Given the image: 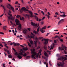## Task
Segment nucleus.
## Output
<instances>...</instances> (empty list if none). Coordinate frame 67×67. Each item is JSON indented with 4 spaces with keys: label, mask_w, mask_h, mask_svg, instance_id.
<instances>
[{
    "label": "nucleus",
    "mask_w": 67,
    "mask_h": 67,
    "mask_svg": "<svg viewBox=\"0 0 67 67\" xmlns=\"http://www.w3.org/2000/svg\"><path fill=\"white\" fill-rule=\"evenodd\" d=\"M20 17V16L19 15H17L16 16V18H19Z\"/></svg>",
    "instance_id": "obj_30"
},
{
    "label": "nucleus",
    "mask_w": 67,
    "mask_h": 67,
    "mask_svg": "<svg viewBox=\"0 0 67 67\" xmlns=\"http://www.w3.org/2000/svg\"><path fill=\"white\" fill-rule=\"evenodd\" d=\"M59 50H61V51L62 50V48H61L60 47H59Z\"/></svg>",
    "instance_id": "obj_42"
},
{
    "label": "nucleus",
    "mask_w": 67,
    "mask_h": 67,
    "mask_svg": "<svg viewBox=\"0 0 67 67\" xmlns=\"http://www.w3.org/2000/svg\"><path fill=\"white\" fill-rule=\"evenodd\" d=\"M1 7H2L3 8L4 10H5V7L4 6H3V5H2V4L1 5Z\"/></svg>",
    "instance_id": "obj_23"
},
{
    "label": "nucleus",
    "mask_w": 67,
    "mask_h": 67,
    "mask_svg": "<svg viewBox=\"0 0 67 67\" xmlns=\"http://www.w3.org/2000/svg\"><path fill=\"white\" fill-rule=\"evenodd\" d=\"M44 55L46 57H48V54H47V53H46V52H45L44 53Z\"/></svg>",
    "instance_id": "obj_17"
},
{
    "label": "nucleus",
    "mask_w": 67,
    "mask_h": 67,
    "mask_svg": "<svg viewBox=\"0 0 67 67\" xmlns=\"http://www.w3.org/2000/svg\"><path fill=\"white\" fill-rule=\"evenodd\" d=\"M61 21L60 20V21H59L58 24V25H59V24H60V23H61Z\"/></svg>",
    "instance_id": "obj_37"
},
{
    "label": "nucleus",
    "mask_w": 67,
    "mask_h": 67,
    "mask_svg": "<svg viewBox=\"0 0 67 67\" xmlns=\"http://www.w3.org/2000/svg\"><path fill=\"white\" fill-rule=\"evenodd\" d=\"M8 14L9 15H10V16H8V21H10V19H11V17H12V15L9 13H8Z\"/></svg>",
    "instance_id": "obj_11"
},
{
    "label": "nucleus",
    "mask_w": 67,
    "mask_h": 67,
    "mask_svg": "<svg viewBox=\"0 0 67 67\" xmlns=\"http://www.w3.org/2000/svg\"><path fill=\"white\" fill-rule=\"evenodd\" d=\"M66 48H67V47H64V49H65V51H66L67 49H66Z\"/></svg>",
    "instance_id": "obj_59"
},
{
    "label": "nucleus",
    "mask_w": 67,
    "mask_h": 67,
    "mask_svg": "<svg viewBox=\"0 0 67 67\" xmlns=\"http://www.w3.org/2000/svg\"><path fill=\"white\" fill-rule=\"evenodd\" d=\"M20 56L23 55V56H24V57H26V56H27V54L26 53H25L24 54H23V53H20Z\"/></svg>",
    "instance_id": "obj_14"
},
{
    "label": "nucleus",
    "mask_w": 67,
    "mask_h": 67,
    "mask_svg": "<svg viewBox=\"0 0 67 67\" xmlns=\"http://www.w3.org/2000/svg\"><path fill=\"white\" fill-rule=\"evenodd\" d=\"M0 34H3H3H4V33L1 32H0Z\"/></svg>",
    "instance_id": "obj_55"
},
{
    "label": "nucleus",
    "mask_w": 67,
    "mask_h": 67,
    "mask_svg": "<svg viewBox=\"0 0 67 67\" xmlns=\"http://www.w3.org/2000/svg\"><path fill=\"white\" fill-rule=\"evenodd\" d=\"M62 60L64 59V60H67V58L66 57H62Z\"/></svg>",
    "instance_id": "obj_19"
},
{
    "label": "nucleus",
    "mask_w": 67,
    "mask_h": 67,
    "mask_svg": "<svg viewBox=\"0 0 67 67\" xmlns=\"http://www.w3.org/2000/svg\"><path fill=\"white\" fill-rule=\"evenodd\" d=\"M42 38H44L43 37H38L39 40H41V39H42Z\"/></svg>",
    "instance_id": "obj_29"
},
{
    "label": "nucleus",
    "mask_w": 67,
    "mask_h": 67,
    "mask_svg": "<svg viewBox=\"0 0 67 67\" xmlns=\"http://www.w3.org/2000/svg\"><path fill=\"white\" fill-rule=\"evenodd\" d=\"M47 16L48 19H49V18H50V16H49V15H47Z\"/></svg>",
    "instance_id": "obj_49"
},
{
    "label": "nucleus",
    "mask_w": 67,
    "mask_h": 67,
    "mask_svg": "<svg viewBox=\"0 0 67 67\" xmlns=\"http://www.w3.org/2000/svg\"><path fill=\"white\" fill-rule=\"evenodd\" d=\"M39 29H40V27H38L37 29V31H35V30H34L33 31V32L35 34H37L38 32H39Z\"/></svg>",
    "instance_id": "obj_13"
},
{
    "label": "nucleus",
    "mask_w": 67,
    "mask_h": 67,
    "mask_svg": "<svg viewBox=\"0 0 67 67\" xmlns=\"http://www.w3.org/2000/svg\"><path fill=\"white\" fill-rule=\"evenodd\" d=\"M45 18V17H43L42 18V20H44Z\"/></svg>",
    "instance_id": "obj_56"
},
{
    "label": "nucleus",
    "mask_w": 67,
    "mask_h": 67,
    "mask_svg": "<svg viewBox=\"0 0 67 67\" xmlns=\"http://www.w3.org/2000/svg\"><path fill=\"white\" fill-rule=\"evenodd\" d=\"M13 44V43L12 42H11L10 43V45H12Z\"/></svg>",
    "instance_id": "obj_51"
},
{
    "label": "nucleus",
    "mask_w": 67,
    "mask_h": 67,
    "mask_svg": "<svg viewBox=\"0 0 67 67\" xmlns=\"http://www.w3.org/2000/svg\"><path fill=\"white\" fill-rule=\"evenodd\" d=\"M20 53H21V52L19 53L18 54L17 52H16L15 53V55L18 56L17 57L19 58V59H22V57L20 55L21 54Z\"/></svg>",
    "instance_id": "obj_4"
},
{
    "label": "nucleus",
    "mask_w": 67,
    "mask_h": 67,
    "mask_svg": "<svg viewBox=\"0 0 67 67\" xmlns=\"http://www.w3.org/2000/svg\"><path fill=\"white\" fill-rule=\"evenodd\" d=\"M57 37H58V38H59V37L57 35L55 36V37H54V38H57Z\"/></svg>",
    "instance_id": "obj_35"
},
{
    "label": "nucleus",
    "mask_w": 67,
    "mask_h": 67,
    "mask_svg": "<svg viewBox=\"0 0 67 67\" xmlns=\"http://www.w3.org/2000/svg\"><path fill=\"white\" fill-rule=\"evenodd\" d=\"M7 27L6 26H4L3 27V29L4 30H6V29H5V27Z\"/></svg>",
    "instance_id": "obj_27"
},
{
    "label": "nucleus",
    "mask_w": 67,
    "mask_h": 67,
    "mask_svg": "<svg viewBox=\"0 0 67 67\" xmlns=\"http://www.w3.org/2000/svg\"><path fill=\"white\" fill-rule=\"evenodd\" d=\"M44 48L45 49H47V47L45 45L44 46Z\"/></svg>",
    "instance_id": "obj_24"
},
{
    "label": "nucleus",
    "mask_w": 67,
    "mask_h": 67,
    "mask_svg": "<svg viewBox=\"0 0 67 67\" xmlns=\"http://www.w3.org/2000/svg\"><path fill=\"white\" fill-rule=\"evenodd\" d=\"M15 23L17 25H19L18 26V29L19 30H21V24H20L19 21L18 19H16Z\"/></svg>",
    "instance_id": "obj_3"
},
{
    "label": "nucleus",
    "mask_w": 67,
    "mask_h": 67,
    "mask_svg": "<svg viewBox=\"0 0 67 67\" xmlns=\"http://www.w3.org/2000/svg\"><path fill=\"white\" fill-rule=\"evenodd\" d=\"M31 34L33 36H30L29 35H28L27 37L28 38H34V37L35 36V35L32 32H31Z\"/></svg>",
    "instance_id": "obj_10"
},
{
    "label": "nucleus",
    "mask_w": 67,
    "mask_h": 67,
    "mask_svg": "<svg viewBox=\"0 0 67 67\" xmlns=\"http://www.w3.org/2000/svg\"><path fill=\"white\" fill-rule=\"evenodd\" d=\"M50 34V32H49L46 35V36H48Z\"/></svg>",
    "instance_id": "obj_53"
},
{
    "label": "nucleus",
    "mask_w": 67,
    "mask_h": 67,
    "mask_svg": "<svg viewBox=\"0 0 67 67\" xmlns=\"http://www.w3.org/2000/svg\"><path fill=\"white\" fill-rule=\"evenodd\" d=\"M12 31L13 33H14V30H13Z\"/></svg>",
    "instance_id": "obj_63"
},
{
    "label": "nucleus",
    "mask_w": 67,
    "mask_h": 67,
    "mask_svg": "<svg viewBox=\"0 0 67 67\" xmlns=\"http://www.w3.org/2000/svg\"><path fill=\"white\" fill-rule=\"evenodd\" d=\"M8 5L10 7L11 9L12 10V11L14 12H15V11H14V8L10 4H8Z\"/></svg>",
    "instance_id": "obj_12"
},
{
    "label": "nucleus",
    "mask_w": 67,
    "mask_h": 67,
    "mask_svg": "<svg viewBox=\"0 0 67 67\" xmlns=\"http://www.w3.org/2000/svg\"><path fill=\"white\" fill-rule=\"evenodd\" d=\"M46 29V26H45L44 27H43L42 29H41V31L42 33H44L45 32V30H44V29Z\"/></svg>",
    "instance_id": "obj_8"
},
{
    "label": "nucleus",
    "mask_w": 67,
    "mask_h": 67,
    "mask_svg": "<svg viewBox=\"0 0 67 67\" xmlns=\"http://www.w3.org/2000/svg\"><path fill=\"white\" fill-rule=\"evenodd\" d=\"M7 8H8V9H10V7L8 6V5H7Z\"/></svg>",
    "instance_id": "obj_45"
},
{
    "label": "nucleus",
    "mask_w": 67,
    "mask_h": 67,
    "mask_svg": "<svg viewBox=\"0 0 67 67\" xmlns=\"http://www.w3.org/2000/svg\"><path fill=\"white\" fill-rule=\"evenodd\" d=\"M45 41V42H44V44L45 45H46L47 44H48V41H49V39H42L41 41Z\"/></svg>",
    "instance_id": "obj_5"
},
{
    "label": "nucleus",
    "mask_w": 67,
    "mask_h": 67,
    "mask_svg": "<svg viewBox=\"0 0 67 67\" xmlns=\"http://www.w3.org/2000/svg\"><path fill=\"white\" fill-rule=\"evenodd\" d=\"M5 64H4V63L3 64V67H6L5 66Z\"/></svg>",
    "instance_id": "obj_54"
},
{
    "label": "nucleus",
    "mask_w": 67,
    "mask_h": 67,
    "mask_svg": "<svg viewBox=\"0 0 67 67\" xmlns=\"http://www.w3.org/2000/svg\"><path fill=\"white\" fill-rule=\"evenodd\" d=\"M22 19L23 21H24V18L23 17H22Z\"/></svg>",
    "instance_id": "obj_58"
},
{
    "label": "nucleus",
    "mask_w": 67,
    "mask_h": 67,
    "mask_svg": "<svg viewBox=\"0 0 67 67\" xmlns=\"http://www.w3.org/2000/svg\"><path fill=\"white\" fill-rule=\"evenodd\" d=\"M30 42L31 44H33V41H30Z\"/></svg>",
    "instance_id": "obj_33"
},
{
    "label": "nucleus",
    "mask_w": 67,
    "mask_h": 67,
    "mask_svg": "<svg viewBox=\"0 0 67 67\" xmlns=\"http://www.w3.org/2000/svg\"><path fill=\"white\" fill-rule=\"evenodd\" d=\"M31 24L32 25H33V26H37V27H38V26H39V25H40V24L39 23H38L37 25V24H35L34 23H33V22L32 21L31 23Z\"/></svg>",
    "instance_id": "obj_9"
},
{
    "label": "nucleus",
    "mask_w": 67,
    "mask_h": 67,
    "mask_svg": "<svg viewBox=\"0 0 67 67\" xmlns=\"http://www.w3.org/2000/svg\"><path fill=\"white\" fill-rule=\"evenodd\" d=\"M41 24L42 25H43V24H44V22H41Z\"/></svg>",
    "instance_id": "obj_52"
},
{
    "label": "nucleus",
    "mask_w": 67,
    "mask_h": 67,
    "mask_svg": "<svg viewBox=\"0 0 67 67\" xmlns=\"http://www.w3.org/2000/svg\"><path fill=\"white\" fill-rule=\"evenodd\" d=\"M60 20H61V22H64V21H65V19H62Z\"/></svg>",
    "instance_id": "obj_28"
},
{
    "label": "nucleus",
    "mask_w": 67,
    "mask_h": 67,
    "mask_svg": "<svg viewBox=\"0 0 67 67\" xmlns=\"http://www.w3.org/2000/svg\"><path fill=\"white\" fill-rule=\"evenodd\" d=\"M7 44L5 43H4V46H5V47H6V48H7V49H8V48H9V47H8L7 46Z\"/></svg>",
    "instance_id": "obj_21"
},
{
    "label": "nucleus",
    "mask_w": 67,
    "mask_h": 67,
    "mask_svg": "<svg viewBox=\"0 0 67 67\" xmlns=\"http://www.w3.org/2000/svg\"><path fill=\"white\" fill-rule=\"evenodd\" d=\"M64 53H65V54H66V55L67 54V52H66V51H65L64 50Z\"/></svg>",
    "instance_id": "obj_50"
},
{
    "label": "nucleus",
    "mask_w": 67,
    "mask_h": 67,
    "mask_svg": "<svg viewBox=\"0 0 67 67\" xmlns=\"http://www.w3.org/2000/svg\"><path fill=\"white\" fill-rule=\"evenodd\" d=\"M23 50H24L25 51H27V50L28 49H27V48H25H25H23Z\"/></svg>",
    "instance_id": "obj_25"
},
{
    "label": "nucleus",
    "mask_w": 67,
    "mask_h": 67,
    "mask_svg": "<svg viewBox=\"0 0 67 67\" xmlns=\"http://www.w3.org/2000/svg\"><path fill=\"white\" fill-rule=\"evenodd\" d=\"M41 52L42 49H40V50H39V52L38 53V54H37L36 53V52L34 51H32L31 54L32 55H31V57L32 58H34V59H36V58H35V57L38 58V54H41Z\"/></svg>",
    "instance_id": "obj_2"
},
{
    "label": "nucleus",
    "mask_w": 67,
    "mask_h": 67,
    "mask_svg": "<svg viewBox=\"0 0 67 67\" xmlns=\"http://www.w3.org/2000/svg\"><path fill=\"white\" fill-rule=\"evenodd\" d=\"M54 43H57V41H56V40H54Z\"/></svg>",
    "instance_id": "obj_41"
},
{
    "label": "nucleus",
    "mask_w": 67,
    "mask_h": 67,
    "mask_svg": "<svg viewBox=\"0 0 67 67\" xmlns=\"http://www.w3.org/2000/svg\"><path fill=\"white\" fill-rule=\"evenodd\" d=\"M4 51L5 52H7L8 54H10V52H9V51L7 49L5 48H4Z\"/></svg>",
    "instance_id": "obj_15"
},
{
    "label": "nucleus",
    "mask_w": 67,
    "mask_h": 67,
    "mask_svg": "<svg viewBox=\"0 0 67 67\" xmlns=\"http://www.w3.org/2000/svg\"><path fill=\"white\" fill-rule=\"evenodd\" d=\"M21 10L23 11H27L28 12H26V13H29L30 14H31V16H30V15L28 14H26V16H27L28 19H30V18H32L33 16V13L32 12L29 10L28 9H26V8L25 7H22Z\"/></svg>",
    "instance_id": "obj_1"
},
{
    "label": "nucleus",
    "mask_w": 67,
    "mask_h": 67,
    "mask_svg": "<svg viewBox=\"0 0 67 67\" xmlns=\"http://www.w3.org/2000/svg\"><path fill=\"white\" fill-rule=\"evenodd\" d=\"M4 14V13H3V14L2 15H1L0 16V17H2V16H3V15Z\"/></svg>",
    "instance_id": "obj_60"
},
{
    "label": "nucleus",
    "mask_w": 67,
    "mask_h": 67,
    "mask_svg": "<svg viewBox=\"0 0 67 67\" xmlns=\"http://www.w3.org/2000/svg\"><path fill=\"white\" fill-rule=\"evenodd\" d=\"M57 56H58V57H60V55H59V54H57Z\"/></svg>",
    "instance_id": "obj_48"
},
{
    "label": "nucleus",
    "mask_w": 67,
    "mask_h": 67,
    "mask_svg": "<svg viewBox=\"0 0 67 67\" xmlns=\"http://www.w3.org/2000/svg\"><path fill=\"white\" fill-rule=\"evenodd\" d=\"M47 52H48V53H49V55H51V51L47 50Z\"/></svg>",
    "instance_id": "obj_32"
},
{
    "label": "nucleus",
    "mask_w": 67,
    "mask_h": 67,
    "mask_svg": "<svg viewBox=\"0 0 67 67\" xmlns=\"http://www.w3.org/2000/svg\"><path fill=\"white\" fill-rule=\"evenodd\" d=\"M35 16L36 19L37 21H38L39 19L38 18V17H37V16H36V15H35Z\"/></svg>",
    "instance_id": "obj_20"
},
{
    "label": "nucleus",
    "mask_w": 67,
    "mask_h": 67,
    "mask_svg": "<svg viewBox=\"0 0 67 67\" xmlns=\"http://www.w3.org/2000/svg\"><path fill=\"white\" fill-rule=\"evenodd\" d=\"M8 57L9 58H12V55L11 54L9 55H8Z\"/></svg>",
    "instance_id": "obj_22"
},
{
    "label": "nucleus",
    "mask_w": 67,
    "mask_h": 67,
    "mask_svg": "<svg viewBox=\"0 0 67 67\" xmlns=\"http://www.w3.org/2000/svg\"><path fill=\"white\" fill-rule=\"evenodd\" d=\"M16 45H18V46H19L20 44L19 43H16Z\"/></svg>",
    "instance_id": "obj_61"
},
{
    "label": "nucleus",
    "mask_w": 67,
    "mask_h": 67,
    "mask_svg": "<svg viewBox=\"0 0 67 67\" xmlns=\"http://www.w3.org/2000/svg\"><path fill=\"white\" fill-rule=\"evenodd\" d=\"M52 49H53V46H51V48L50 49V50H51Z\"/></svg>",
    "instance_id": "obj_38"
},
{
    "label": "nucleus",
    "mask_w": 67,
    "mask_h": 67,
    "mask_svg": "<svg viewBox=\"0 0 67 67\" xmlns=\"http://www.w3.org/2000/svg\"><path fill=\"white\" fill-rule=\"evenodd\" d=\"M23 33L25 34V35H26V31H27V30H23Z\"/></svg>",
    "instance_id": "obj_18"
},
{
    "label": "nucleus",
    "mask_w": 67,
    "mask_h": 67,
    "mask_svg": "<svg viewBox=\"0 0 67 67\" xmlns=\"http://www.w3.org/2000/svg\"><path fill=\"white\" fill-rule=\"evenodd\" d=\"M62 63L61 62H59V63H58V66H62V67L63 66V65H64L65 63H63V61L62 62Z\"/></svg>",
    "instance_id": "obj_7"
},
{
    "label": "nucleus",
    "mask_w": 67,
    "mask_h": 67,
    "mask_svg": "<svg viewBox=\"0 0 67 67\" xmlns=\"http://www.w3.org/2000/svg\"><path fill=\"white\" fill-rule=\"evenodd\" d=\"M0 46H1V47H3V46L2 45V44L0 42Z\"/></svg>",
    "instance_id": "obj_39"
},
{
    "label": "nucleus",
    "mask_w": 67,
    "mask_h": 67,
    "mask_svg": "<svg viewBox=\"0 0 67 67\" xmlns=\"http://www.w3.org/2000/svg\"><path fill=\"white\" fill-rule=\"evenodd\" d=\"M49 65H50V66H52V64L49 61Z\"/></svg>",
    "instance_id": "obj_57"
},
{
    "label": "nucleus",
    "mask_w": 67,
    "mask_h": 67,
    "mask_svg": "<svg viewBox=\"0 0 67 67\" xmlns=\"http://www.w3.org/2000/svg\"><path fill=\"white\" fill-rule=\"evenodd\" d=\"M27 43L28 45L29 46V47H31V46H32L30 44V43H29V42H27Z\"/></svg>",
    "instance_id": "obj_26"
},
{
    "label": "nucleus",
    "mask_w": 67,
    "mask_h": 67,
    "mask_svg": "<svg viewBox=\"0 0 67 67\" xmlns=\"http://www.w3.org/2000/svg\"><path fill=\"white\" fill-rule=\"evenodd\" d=\"M26 58L29 59V58H30V56H27L26 57Z\"/></svg>",
    "instance_id": "obj_36"
},
{
    "label": "nucleus",
    "mask_w": 67,
    "mask_h": 67,
    "mask_svg": "<svg viewBox=\"0 0 67 67\" xmlns=\"http://www.w3.org/2000/svg\"><path fill=\"white\" fill-rule=\"evenodd\" d=\"M36 41H34V44L35 46V47H37V41H38V39L37 38V37H36Z\"/></svg>",
    "instance_id": "obj_6"
},
{
    "label": "nucleus",
    "mask_w": 67,
    "mask_h": 67,
    "mask_svg": "<svg viewBox=\"0 0 67 67\" xmlns=\"http://www.w3.org/2000/svg\"><path fill=\"white\" fill-rule=\"evenodd\" d=\"M27 30H28V31H30V29L29 28H27Z\"/></svg>",
    "instance_id": "obj_64"
},
{
    "label": "nucleus",
    "mask_w": 67,
    "mask_h": 67,
    "mask_svg": "<svg viewBox=\"0 0 67 67\" xmlns=\"http://www.w3.org/2000/svg\"><path fill=\"white\" fill-rule=\"evenodd\" d=\"M10 23H11V24H12V25H13V23H12V21H10Z\"/></svg>",
    "instance_id": "obj_47"
},
{
    "label": "nucleus",
    "mask_w": 67,
    "mask_h": 67,
    "mask_svg": "<svg viewBox=\"0 0 67 67\" xmlns=\"http://www.w3.org/2000/svg\"><path fill=\"white\" fill-rule=\"evenodd\" d=\"M12 49H13V51H15V52H16V50H15V49H14V48H12Z\"/></svg>",
    "instance_id": "obj_43"
},
{
    "label": "nucleus",
    "mask_w": 67,
    "mask_h": 67,
    "mask_svg": "<svg viewBox=\"0 0 67 67\" xmlns=\"http://www.w3.org/2000/svg\"><path fill=\"white\" fill-rule=\"evenodd\" d=\"M46 62H47V63L46 64V66H48V63H47V60Z\"/></svg>",
    "instance_id": "obj_34"
},
{
    "label": "nucleus",
    "mask_w": 67,
    "mask_h": 67,
    "mask_svg": "<svg viewBox=\"0 0 67 67\" xmlns=\"http://www.w3.org/2000/svg\"><path fill=\"white\" fill-rule=\"evenodd\" d=\"M41 13H42L43 15H44L45 14H44V12H43V11H42L41 12Z\"/></svg>",
    "instance_id": "obj_40"
},
{
    "label": "nucleus",
    "mask_w": 67,
    "mask_h": 67,
    "mask_svg": "<svg viewBox=\"0 0 67 67\" xmlns=\"http://www.w3.org/2000/svg\"><path fill=\"white\" fill-rule=\"evenodd\" d=\"M61 42H63V40L62 39H60L59 40Z\"/></svg>",
    "instance_id": "obj_46"
},
{
    "label": "nucleus",
    "mask_w": 67,
    "mask_h": 67,
    "mask_svg": "<svg viewBox=\"0 0 67 67\" xmlns=\"http://www.w3.org/2000/svg\"><path fill=\"white\" fill-rule=\"evenodd\" d=\"M48 15H51V14H50V13H49V12H48Z\"/></svg>",
    "instance_id": "obj_62"
},
{
    "label": "nucleus",
    "mask_w": 67,
    "mask_h": 67,
    "mask_svg": "<svg viewBox=\"0 0 67 67\" xmlns=\"http://www.w3.org/2000/svg\"><path fill=\"white\" fill-rule=\"evenodd\" d=\"M13 44H14V46H16V43L15 42H13Z\"/></svg>",
    "instance_id": "obj_31"
},
{
    "label": "nucleus",
    "mask_w": 67,
    "mask_h": 67,
    "mask_svg": "<svg viewBox=\"0 0 67 67\" xmlns=\"http://www.w3.org/2000/svg\"><path fill=\"white\" fill-rule=\"evenodd\" d=\"M60 16L61 17H62V18H65V16H66L67 15L65 14H64L63 15H60Z\"/></svg>",
    "instance_id": "obj_16"
},
{
    "label": "nucleus",
    "mask_w": 67,
    "mask_h": 67,
    "mask_svg": "<svg viewBox=\"0 0 67 67\" xmlns=\"http://www.w3.org/2000/svg\"><path fill=\"white\" fill-rule=\"evenodd\" d=\"M55 14H56V15H59L58 13L57 12H56L55 13Z\"/></svg>",
    "instance_id": "obj_44"
}]
</instances>
